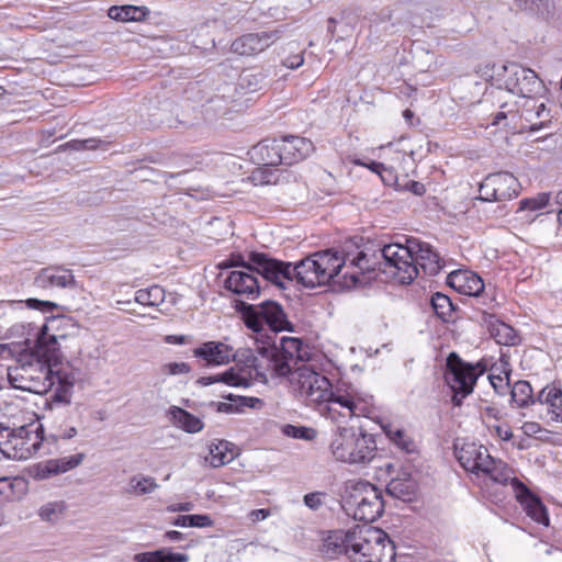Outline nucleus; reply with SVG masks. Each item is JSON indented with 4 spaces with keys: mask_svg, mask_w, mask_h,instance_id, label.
Listing matches in <instances>:
<instances>
[{
    "mask_svg": "<svg viewBox=\"0 0 562 562\" xmlns=\"http://www.w3.org/2000/svg\"><path fill=\"white\" fill-rule=\"evenodd\" d=\"M68 322L53 317L41 327L33 350L22 355L14 366L8 368V380L12 387L35 394L54 389V402L70 403L78 371L60 352L61 341L68 336L59 330Z\"/></svg>",
    "mask_w": 562,
    "mask_h": 562,
    "instance_id": "nucleus-1",
    "label": "nucleus"
},
{
    "mask_svg": "<svg viewBox=\"0 0 562 562\" xmlns=\"http://www.w3.org/2000/svg\"><path fill=\"white\" fill-rule=\"evenodd\" d=\"M249 259L257 273L281 289H286L293 280L303 286L316 288L325 285L336 278H341L338 282L342 286L352 288L361 283V273L355 269H363L361 262L366 259V255L359 252L350 259L349 266L347 265L348 259L331 249L314 252L295 266L270 258L261 252H251Z\"/></svg>",
    "mask_w": 562,
    "mask_h": 562,
    "instance_id": "nucleus-2",
    "label": "nucleus"
},
{
    "mask_svg": "<svg viewBox=\"0 0 562 562\" xmlns=\"http://www.w3.org/2000/svg\"><path fill=\"white\" fill-rule=\"evenodd\" d=\"M244 367L235 366L223 373L203 376L200 383L210 385L222 382L229 386L248 387L252 381L268 383L270 379L292 376L286 360L279 356L277 346L258 347L256 351L245 350L241 355Z\"/></svg>",
    "mask_w": 562,
    "mask_h": 562,
    "instance_id": "nucleus-3",
    "label": "nucleus"
},
{
    "mask_svg": "<svg viewBox=\"0 0 562 562\" xmlns=\"http://www.w3.org/2000/svg\"><path fill=\"white\" fill-rule=\"evenodd\" d=\"M329 451L333 458L348 464H369L376 456L373 435L362 428L339 427L331 436Z\"/></svg>",
    "mask_w": 562,
    "mask_h": 562,
    "instance_id": "nucleus-4",
    "label": "nucleus"
},
{
    "mask_svg": "<svg viewBox=\"0 0 562 562\" xmlns=\"http://www.w3.org/2000/svg\"><path fill=\"white\" fill-rule=\"evenodd\" d=\"M374 411V398L371 394L345 383L331 389L329 398L321 408L322 415L338 423H345L352 417H371Z\"/></svg>",
    "mask_w": 562,
    "mask_h": 562,
    "instance_id": "nucleus-5",
    "label": "nucleus"
},
{
    "mask_svg": "<svg viewBox=\"0 0 562 562\" xmlns=\"http://www.w3.org/2000/svg\"><path fill=\"white\" fill-rule=\"evenodd\" d=\"M456 457L465 471L477 477L488 479L501 485H506L512 480V469L502 460L494 459L482 445L464 442L459 447L457 443Z\"/></svg>",
    "mask_w": 562,
    "mask_h": 562,
    "instance_id": "nucleus-6",
    "label": "nucleus"
},
{
    "mask_svg": "<svg viewBox=\"0 0 562 562\" xmlns=\"http://www.w3.org/2000/svg\"><path fill=\"white\" fill-rule=\"evenodd\" d=\"M345 506L356 520L372 522L383 513L382 493L369 482H356L345 498Z\"/></svg>",
    "mask_w": 562,
    "mask_h": 562,
    "instance_id": "nucleus-7",
    "label": "nucleus"
},
{
    "mask_svg": "<svg viewBox=\"0 0 562 562\" xmlns=\"http://www.w3.org/2000/svg\"><path fill=\"white\" fill-rule=\"evenodd\" d=\"M484 372L480 363L464 362L456 352L447 358L445 380L453 392L452 402L461 405L462 400L473 392L477 378Z\"/></svg>",
    "mask_w": 562,
    "mask_h": 562,
    "instance_id": "nucleus-8",
    "label": "nucleus"
},
{
    "mask_svg": "<svg viewBox=\"0 0 562 562\" xmlns=\"http://www.w3.org/2000/svg\"><path fill=\"white\" fill-rule=\"evenodd\" d=\"M382 272L402 284H409L418 276V269L412 261L411 238L406 245L398 243L384 245L381 249Z\"/></svg>",
    "mask_w": 562,
    "mask_h": 562,
    "instance_id": "nucleus-9",
    "label": "nucleus"
},
{
    "mask_svg": "<svg viewBox=\"0 0 562 562\" xmlns=\"http://www.w3.org/2000/svg\"><path fill=\"white\" fill-rule=\"evenodd\" d=\"M352 562H394L395 547L386 532L363 526Z\"/></svg>",
    "mask_w": 562,
    "mask_h": 562,
    "instance_id": "nucleus-10",
    "label": "nucleus"
},
{
    "mask_svg": "<svg viewBox=\"0 0 562 562\" xmlns=\"http://www.w3.org/2000/svg\"><path fill=\"white\" fill-rule=\"evenodd\" d=\"M291 384L305 401L323 407L331 389L330 381L322 373L315 371L312 366L303 363L292 372Z\"/></svg>",
    "mask_w": 562,
    "mask_h": 562,
    "instance_id": "nucleus-11",
    "label": "nucleus"
},
{
    "mask_svg": "<svg viewBox=\"0 0 562 562\" xmlns=\"http://www.w3.org/2000/svg\"><path fill=\"white\" fill-rule=\"evenodd\" d=\"M504 87L516 95L533 99L542 94L544 86L538 75L530 68L522 67L516 63L503 65Z\"/></svg>",
    "mask_w": 562,
    "mask_h": 562,
    "instance_id": "nucleus-12",
    "label": "nucleus"
},
{
    "mask_svg": "<svg viewBox=\"0 0 562 562\" xmlns=\"http://www.w3.org/2000/svg\"><path fill=\"white\" fill-rule=\"evenodd\" d=\"M226 268H237L228 272L224 280V286L227 291L238 296L240 300H255L260 293L259 280L252 267L239 263L233 258L222 263Z\"/></svg>",
    "mask_w": 562,
    "mask_h": 562,
    "instance_id": "nucleus-13",
    "label": "nucleus"
},
{
    "mask_svg": "<svg viewBox=\"0 0 562 562\" xmlns=\"http://www.w3.org/2000/svg\"><path fill=\"white\" fill-rule=\"evenodd\" d=\"M244 318L247 327L254 331H261L265 325L274 331H281L288 324L282 307L272 301H265L259 305H248Z\"/></svg>",
    "mask_w": 562,
    "mask_h": 562,
    "instance_id": "nucleus-14",
    "label": "nucleus"
},
{
    "mask_svg": "<svg viewBox=\"0 0 562 562\" xmlns=\"http://www.w3.org/2000/svg\"><path fill=\"white\" fill-rule=\"evenodd\" d=\"M362 533V527L349 530H333L323 539L322 553L327 559H337L341 555L352 562L357 550L358 537Z\"/></svg>",
    "mask_w": 562,
    "mask_h": 562,
    "instance_id": "nucleus-15",
    "label": "nucleus"
},
{
    "mask_svg": "<svg viewBox=\"0 0 562 562\" xmlns=\"http://www.w3.org/2000/svg\"><path fill=\"white\" fill-rule=\"evenodd\" d=\"M520 184L510 172L488 175L480 186V199L483 201H502L517 196Z\"/></svg>",
    "mask_w": 562,
    "mask_h": 562,
    "instance_id": "nucleus-16",
    "label": "nucleus"
},
{
    "mask_svg": "<svg viewBox=\"0 0 562 562\" xmlns=\"http://www.w3.org/2000/svg\"><path fill=\"white\" fill-rule=\"evenodd\" d=\"M5 457L14 460H26L32 458L40 449L42 440L36 432L22 426L15 428V434L10 443H4Z\"/></svg>",
    "mask_w": 562,
    "mask_h": 562,
    "instance_id": "nucleus-17",
    "label": "nucleus"
},
{
    "mask_svg": "<svg viewBox=\"0 0 562 562\" xmlns=\"http://www.w3.org/2000/svg\"><path fill=\"white\" fill-rule=\"evenodd\" d=\"M279 38V31L248 33L235 40L231 45V49L238 55L250 56L263 52Z\"/></svg>",
    "mask_w": 562,
    "mask_h": 562,
    "instance_id": "nucleus-18",
    "label": "nucleus"
},
{
    "mask_svg": "<svg viewBox=\"0 0 562 562\" xmlns=\"http://www.w3.org/2000/svg\"><path fill=\"white\" fill-rule=\"evenodd\" d=\"M508 483L513 486L516 496L524 506L527 515L536 522L549 526L548 512L541 501L533 496L526 485L515 476H512V480H509Z\"/></svg>",
    "mask_w": 562,
    "mask_h": 562,
    "instance_id": "nucleus-19",
    "label": "nucleus"
},
{
    "mask_svg": "<svg viewBox=\"0 0 562 562\" xmlns=\"http://www.w3.org/2000/svg\"><path fill=\"white\" fill-rule=\"evenodd\" d=\"M75 283L72 272L61 267L44 268L34 279V285L44 291L74 288Z\"/></svg>",
    "mask_w": 562,
    "mask_h": 562,
    "instance_id": "nucleus-20",
    "label": "nucleus"
},
{
    "mask_svg": "<svg viewBox=\"0 0 562 562\" xmlns=\"http://www.w3.org/2000/svg\"><path fill=\"white\" fill-rule=\"evenodd\" d=\"M412 245V261L416 268H422L426 274L435 276L441 268V260L439 255L428 244L416 238H411Z\"/></svg>",
    "mask_w": 562,
    "mask_h": 562,
    "instance_id": "nucleus-21",
    "label": "nucleus"
},
{
    "mask_svg": "<svg viewBox=\"0 0 562 562\" xmlns=\"http://www.w3.org/2000/svg\"><path fill=\"white\" fill-rule=\"evenodd\" d=\"M195 358L206 366H223L235 359L233 348L222 341H206L193 350Z\"/></svg>",
    "mask_w": 562,
    "mask_h": 562,
    "instance_id": "nucleus-22",
    "label": "nucleus"
},
{
    "mask_svg": "<svg viewBox=\"0 0 562 562\" xmlns=\"http://www.w3.org/2000/svg\"><path fill=\"white\" fill-rule=\"evenodd\" d=\"M282 165H293L314 151V145L310 139L300 136H289L279 139Z\"/></svg>",
    "mask_w": 562,
    "mask_h": 562,
    "instance_id": "nucleus-23",
    "label": "nucleus"
},
{
    "mask_svg": "<svg viewBox=\"0 0 562 562\" xmlns=\"http://www.w3.org/2000/svg\"><path fill=\"white\" fill-rule=\"evenodd\" d=\"M248 155L250 159L259 166L274 167L282 165L279 139H265L259 142L250 148Z\"/></svg>",
    "mask_w": 562,
    "mask_h": 562,
    "instance_id": "nucleus-24",
    "label": "nucleus"
},
{
    "mask_svg": "<svg viewBox=\"0 0 562 562\" xmlns=\"http://www.w3.org/2000/svg\"><path fill=\"white\" fill-rule=\"evenodd\" d=\"M448 283L464 295H480L484 290L483 280L471 271H454L449 273Z\"/></svg>",
    "mask_w": 562,
    "mask_h": 562,
    "instance_id": "nucleus-25",
    "label": "nucleus"
},
{
    "mask_svg": "<svg viewBox=\"0 0 562 562\" xmlns=\"http://www.w3.org/2000/svg\"><path fill=\"white\" fill-rule=\"evenodd\" d=\"M238 456L236 446L226 440H214L209 445V457L205 460L212 468L231 463Z\"/></svg>",
    "mask_w": 562,
    "mask_h": 562,
    "instance_id": "nucleus-26",
    "label": "nucleus"
},
{
    "mask_svg": "<svg viewBox=\"0 0 562 562\" xmlns=\"http://www.w3.org/2000/svg\"><path fill=\"white\" fill-rule=\"evenodd\" d=\"M537 401L548 407L551 422L562 424V390L557 385H548L538 394Z\"/></svg>",
    "mask_w": 562,
    "mask_h": 562,
    "instance_id": "nucleus-27",
    "label": "nucleus"
},
{
    "mask_svg": "<svg viewBox=\"0 0 562 562\" xmlns=\"http://www.w3.org/2000/svg\"><path fill=\"white\" fill-rule=\"evenodd\" d=\"M380 425L387 439L401 451L408 454L417 451L415 440L405 429L391 422H381Z\"/></svg>",
    "mask_w": 562,
    "mask_h": 562,
    "instance_id": "nucleus-28",
    "label": "nucleus"
},
{
    "mask_svg": "<svg viewBox=\"0 0 562 562\" xmlns=\"http://www.w3.org/2000/svg\"><path fill=\"white\" fill-rule=\"evenodd\" d=\"M83 453H77L59 459H52L40 465L41 477H47L49 475L65 473L71 469L77 468L83 460Z\"/></svg>",
    "mask_w": 562,
    "mask_h": 562,
    "instance_id": "nucleus-29",
    "label": "nucleus"
},
{
    "mask_svg": "<svg viewBox=\"0 0 562 562\" xmlns=\"http://www.w3.org/2000/svg\"><path fill=\"white\" fill-rule=\"evenodd\" d=\"M279 349V356L286 360L291 371L297 368V362L304 359L306 352L302 350V341L294 337H282Z\"/></svg>",
    "mask_w": 562,
    "mask_h": 562,
    "instance_id": "nucleus-30",
    "label": "nucleus"
},
{
    "mask_svg": "<svg viewBox=\"0 0 562 562\" xmlns=\"http://www.w3.org/2000/svg\"><path fill=\"white\" fill-rule=\"evenodd\" d=\"M169 414L172 423L186 432L195 434L201 431L204 427L203 422L199 417L178 406H172Z\"/></svg>",
    "mask_w": 562,
    "mask_h": 562,
    "instance_id": "nucleus-31",
    "label": "nucleus"
},
{
    "mask_svg": "<svg viewBox=\"0 0 562 562\" xmlns=\"http://www.w3.org/2000/svg\"><path fill=\"white\" fill-rule=\"evenodd\" d=\"M148 12V9L144 5L124 4L111 7L108 15L116 21L137 22L144 20Z\"/></svg>",
    "mask_w": 562,
    "mask_h": 562,
    "instance_id": "nucleus-32",
    "label": "nucleus"
},
{
    "mask_svg": "<svg viewBox=\"0 0 562 562\" xmlns=\"http://www.w3.org/2000/svg\"><path fill=\"white\" fill-rule=\"evenodd\" d=\"M166 299L164 288L151 285L147 289H140L135 292L134 301L143 306L157 307L160 306Z\"/></svg>",
    "mask_w": 562,
    "mask_h": 562,
    "instance_id": "nucleus-33",
    "label": "nucleus"
},
{
    "mask_svg": "<svg viewBox=\"0 0 562 562\" xmlns=\"http://www.w3.org/2000/svg\"><path fill=\"white\" fill-rule=\"evenodd\" d=\"M490 333L495 341L499 345L515 346L520 340L516 330L503 322L492 323L490 326Z\"/></svg>",
    "mask_w": 562,
    "mask_h": 562,
    "instance_id": "nucleus-34",
    "label": "nucleus"
},
{
    "mask_svg": "<svg viewBox=\"0 0 562 562\" xmlns=\"http://www.w3.org/2000/svg\"><path fill=\"white\" fill-rule=\"evenodd\" d=\"M532 387L528 381L519 380L512 387V401L517 407H527L535 403Z\"/></svg>",
    "mask_w": 562,
    "mask_h": 562,
    "instance_id": "nucleus-35",
    "label": "nucleus"
},
{
    "mask_svg": "<svg viewBox=\"0 0 562 562\" xmlns=\"http://www.w3.org/2000/svg\"><path fill=\"white\" fill-rule=\"evenodd\" d=\"M67 510L65 501H52L43 504L38 509V516L43 521L56 522L60 520Z\"/></svg>",
    "mask_w": 562,
    "mask_h": 562,
    "instance_id": "nucleus-36",
    "label": "nucleus"
},
{
    "mask_svg": "<svg viewBox=\"0 0 562 562\" xmlns=\"http://www.w3.org/2000/svg\"><path fill=\"white\" fill-rule=\"evenodd\" d=\"M525 113L527 119H532L533 116L537 119H542V121L537 125H532L531 130H540L546 121H549V111L543 101H538L536 98L528 99V101L524 105Z\"/></svg>",
    "mask_w": 562,
    "mask_h": 562,
    "instance_id": "nucleus-37",
    "label": "nucleus"
},
{
    "mask_svg": "<svg viewBox=\"0 0 562 562\" xmlns=\"http://www.w3.org/2000/svg\"><path fill=\"white\" fill-rule=\"evenodd\" d=\"M158 486L156 480L151 476L135 475L130 480L128 491L140 496L155 492Z\"/></svg>",
    "mask_w": 562,
    "mask_h": 562,
    "instance_id": "nucleus-38",
    "label": "nucleus"
},
{
    "mask_svg": "<svg viewBox=\"0 0 562 562\" xmlns=\"http://www.w3.org/2000/svg\"><path fill=\"white\" fill-rule=\"evenodd\" d=\"M431 305L438 317L447 319L453 312V305L449 296L442 293H435L431 296Z\"/></svg>",
    "mask_w": 562,
    "mask_h": 562,
    "instance_id": "nucleus-39",
    "label": "nucleus"
},
{
    "mask_svg": "<svg viewBox=\"0 0 562 562\" xmlns=\"http://www.w3.org/2000/svg\"><path fill=\"white\" fill-rule=\"evenodd\" d=\"M550 200L549 193H539L535 198L530 199H524L519 203V211L530 210V211H537L544 207Z\"/></svg>",
    "mask_w": 562,
    "mask_h": 562,
    "instance_id": "nucleus-40",
    "label": "nucleus"
},
{
    "mask_svg": "<svg viewBox=\"0 0 562 562\" xmlns=\"http://www.w3.org/2000/svg\"><path fill=\"white\" fill-rule=\"evenodd\" d=\"M282 432L291 438L311 440L315 436V431L306 427H297L294 425H285L282 428Z\"/></svg>",
    "mask_w": 562,
    "mask_h": 562,
    "instance_id": "nucleus-41",
    "label": "nucleus"
},
{
    "mask_svg": "<svg viewBox=\"0 0 562 562\" xmlns=\"http://www.w3.org/2000/svg\"><path fill=\"white\" fill-rule=\"evenodd\" d=\"M191 368L187 362H168L161 366L162 375H182L188 374Z\"/></svg>",
    "mask_w": 562,
    "mask_h": 562,
    "instance_id": "nucleus-42",
    "label": "nucleus"
},
{
    "mask_svg": "<svg viewBox=\"0 0 562 562\" xmlns=\"http://www.w3.org/2000/svg\"><path fill=\"white\" fill-rule=\"evenodd\" d=\"M325 496V493L313 492L306 494L303 501L308 508H311L312 510H317L318 508H321V506H323Z\"/></svg>",
    "mask_w": 562,
    "mask_h": 562,
    "instance_id": "nucleus-43",
    "label": "nucleus"
},
{
    "mask_svg": "<svg viewBox=\"0 0 562 562\" xmlns=\"http://www.w3.org/2000/svg\"><path fill=\"white\" fill-rule=\"evenodd\" d=\"M26 304L29 307L40 310L42 312H53L58 308L56 303L47 300L29 299Z\"/></svg>",
    "mask_w": 562,
    "mask_h": 562,
    "instance_id": "nucleus-44",
    "label": "nucleus"
},
{
    "mask_svg": "<svg viewBox=\"0 0 562 562\" xmlns=\"http://www.w3.org/2000/svg\"><path fill=\"white\" fill-rule=\"evenodd\" d=\"M108 147H109L108 142L101 140V139H94V138L79 140V142H77V146H76L77 149H89V150L99 149V148L106 150Z\"/></svg>",
    "mask_w": 562,
    "mask_h": 562,
    "instance_id": "nucleus-45",
    "label": "nucleus"
},
{
    "mask_svg": "<svg viewBox=\"0 0 562 562\" xmlns=\"http://www.w3.org/2000/svg\"><path fill=\"white\" fill-rule=\"evenodd\" d=\"M14 434H15V428H10L8 426H4L3 424H0V452L3 456L7 454V448H5L4 443H10Z\"/></svg>",
    "mask_w": 562,
    "mask_h": 562,
    "instance_id": "nucleus-46",
    "label": "nucleus"
},
{
    "mask_svg": "<svg viewBox=\"0 0 562 562\" xmlns=\"http://www.w3.org/2000/svg\"><path fill=\"white\" fill-rule=\"evenodd\" d=\"M162 550L137 553L134 557L136 562H161Z\"/></svg>",
    "mask_w": 562,
    "mask_h": 562,
    "instance_id": "nucleus-47",
    "label": "nucleus"
},
{
    "mask_svg": "<svg viewBox=\"0 0 562 562\" xmlns=\"http://www.w3.org/2000/svg\"><path fill=\"white\" fill-rule=\"evenodd\" d=\"M190 527H211L213 521L209 515H190Z\"/></svg>",
    "mask_w": 562,
    "mask_h": 562,
    "instance_id": "nucleus-48",
    "label": "nucleus"
},
{
    "mask_svg": "<svg viewBox=\"0 0 562 562\" xmlns=\"http://www.w3.org/2000/svg\"><path fill=\"white\" fill-rule=\"evenodd\" d=\"M161 562H188L189 557L183 553H173L168 549H161Z\"/></svg>",
    "mask_w": 562,
    "mask_h": 562,
    "instance_id": "nucleus-49",
    "label": "nucleus"
},
{
    "mask_svg": "<svg viewBox=\"0 0 562 562\" xmlns=\"http://www.w3.org/2000/svg\"><path fill=\"white\" fill-rule=\"evenodd\" d=\"M379 176L381 177V180L386 183V184H393L396 182V175L394 172V167L393 166H385L384 165V170L382 172L379 173Z\"/></svg>",
    "mask_w": 562,
    "mask_h": 562,
    "instance_id": "nucleus-50",
    "label": "nucleus"
},
{
    "mask_svg": "<svg viewBox=\"0 0 562 562\" xmlns=\"http://www.w3.org/2000/svg\"><path fill=\"white\" fill-rule=\"evenodd\" d=\"M303 63H304L303 54H296V55L288 57L284 60V66L290 68V69H296L300 66H302Z\"/></svg>",
    "mask_w": 562,
    "mask_h": 562,
    "instance_id": "nucleus-51",
    "label": "nucleus"
},
{
    "mask_svg": "<svg viewBox=\"0 0 562 562\" xmlns=\"http://www.w3.org/2000/svg\"><path fill=\"white\" fill-rule=\"evenodd\" d=\"M192 509H193V504L191 502L171 504L167 507V510L170 513L190 512Z\"/></svg>",
    "mask_w": 562,
    "mask_h": 562,
    "instance_id": "nucleus-52",
    "label": "nucleus"
},
{
    "mask_svg": "<svg viewBox=\"0 0 562 562\" xmlns=\"http://www.w3.org/2000/svg\"><path fill=\"white\" fill-rule=\"evenodd\" d=\"M269 514L270 513L268 509H255L250 512L249 518L251 521L256 522L266 519L269 516Z\"/></svg>",
    "mask_w": 562,
    "mask_h": 562,
    "instance_id": "nucleus-53",
    "label": "nucleus"
},
{
    "mask_svg": "<svg viewBox=\"0 0 562 562\" xmlns=\"http://www.w3.org/2000/svg\"><path fill=\"white\" fill-rule=\"evenodd\" d=\"M522 430L526 435L537 434L540 430V425L537 423H525Z\"/></svg>",
    "mask_w": 562,
    "mask_h": 562,
    "instance_id": "nucleus-54",
    "label": "nucleus"
},
{
    "mask_svg": "<svg viewBox=\"0 0 562 562\" xmlns=\"http://www.w3.org/2000/svg\"><path fill=\"white\" fill-rule=\"evenodd\" d=\"M401 481L400 480H392L387 486V490L391 494H401L403 493V490L401 488Z\"/></svg>",
    "mask_w": 562,
    "mask_h": 562,
    "instance_id": "nucleus-55",
    "label": "nucleus"
},
{
    "mask_svg": "<svg viewBox=\"0 0 562 562\" xmlns=\"http://www.w3.org/2000/svg\"><path fill=\"white\" fill-rule=\"evenodd\" d=\"M165 538L169 541H181L184 539V536L182 532L177 530H169L165 533Z\"/></svg>",
    "mask_w": 562,
    "mask_h": 562,
    "instance_id": "nucleus-56",
    "label": "nucleus"
},
{
    "mask_svg": "<svg viewBox=\"0 0 562 562\" xmlns=\"http://www.w3.org/2000/svg\"><path fill=\"white\" fill-rule=\"evenodd\" d=\"M190 515H183L178 516L173 521L172 525L177 527H190Z\"/></svg>",
    "mask_w": 562,
    "mask_h": 562,
    "instance_id": "nucleus-57",
    "label": "nucleus"
},
{
    "mask_svg": "<svg viewBox=\"0 0 562 562\" xmlns=\"http://www.w3.org/2000/svg\"><path fill=\"white\" fill-rule=\"evenodd\" d=\"M490 381L493 387L497 390L498 386H501L504 381H506V384H508V376L504 379L499 375H490Z\"/></svg>",
    "mask_w": 562,
    "mask_h": 562,
    "instance_id": "nucleus-58",
    "label": "nucleus"
},
{
    "mask_svg": "<svg viewBox=\"0 0 562 562\" xmlns=\"http://www.w3.org/2000/svg\"><path fill=\"white\" fill-rule=\"evenodd\" d=\"M367 168L370 169L372 172L379 175L380 172H382L384 170V164L371 161V162L367 164Z\"/></svg>",
    "mask_w": 562,
    "mask_h": 562,
    "instance_id": "nucleus-59",
    "label": "nucleus"
},
{
    "mask_svg": "<svg viewBox=\"0 0 562 562\" xmlns=\"http://www.w3.org/2000/svg\"><path fill=\"white\" fill-rule=\"evenodd\" d=\"M265 169H258L252 173V178L258 180L260 183H269L270 179L263 178Z\"/></svg>",
    "mask_w": 562,
    "mask_h": 562,
    "instance_id": "nucleus-60",
    "label": "nucleus"
},
{
    "mask_svg": "<svg viewBox=\"0 0 562 562\" xmlns=\"http://www.w3.org/2000/svg\"><path fill=\"white\" fill-rule=\"evenodd\" d=\"M497 432L503 440L507 441L513 438V432L510 429H502L501 427H497Z\"/></svg>",
    "mask_w": 562,
    "mask_h": 562,
    "instance_id": "nucleus-61",
    "label": "nucleus"
},
{
    "mask_svg": "<svg viewBox=\"0 0 562 562\" xmlns=\"http://www.w3.org/2000/svg\"><path fill=\"white\" fill-rule=\"evenodd\" d=\"M412 191L417 194L422 195L425 192L424 186L419 182H413L412 183Z\"/></svg>",
    "mask_w": 562,
    "mask_h": 562,
    "instance_id": "nucleus-62",
    "label": "nucleus"
},
{
    "mask_svg": "<svg viewBox=\"0 0 562 562\" xmlns=\"http://www.w3.org/2000/svg\"><path fill=\"white\" fill-rule=\"evenodd\" d=\"M77 435V429L75 427H69L68 429H66L63 434V438L65 439H71L72 437H75Z\"/></svg>",
    "mask_w": 562,
    "mask_h": 562,
    "instance_id": "nucleus-63",
    "label": "nucleus"
},
{
    "mask_svg": "<svg viewBox=\"0 0 562 562\" xmlns=\"http://www.w3.org/2000/svg\"><path fill=\"white\" fill-rule=\"evenodd\" d=\"M246 401H247V405L252 408H255L257 404L261 403V401L256 397H248V398H246Z\"/></svg>",
    "mask_w": 562,
    "mask_h": 562,
    "instance_id": "nucleus-64",
    "label": "nucleus"
}]
</instances>
